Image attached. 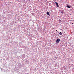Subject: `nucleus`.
<instances>
[{
    "label": "nucleus",
    "instance_id": "obj_1",
    "mask_svg": "<svg viewBox=\"0 0 74 74\" xmlns=\"http://www.w3.org/2000/svg\"><path fill=\"white\" fill-rule=\"evenodd\" d=\"M60 41V39H58L56 40V42H57V43H59Z\"/></svg>",
    "mask_w": 74,
    "mask_h": 74
},
{
    "label": "nucleus",
    "instance_id": "obj_2",
    "mask_svg": "<svg viewBox=\"0 0 74 74\" xmlns=\"http://www.w3.org/2000/svg\"><path fill=\"white\" fill-rule=\"evenodd\" d=\"M55 3L56 4L57 7H59V4H58V3L57 2H55Z\"/></svg>",
    "mask_w": 74,
    "mask_h": 74
},
{
    "label": "nucleus",
    "instance_id": "obj_3",
    "mask_svg": "<svg viewBox=\"0 0 74 74\" xmlns=\"http://www.w3.org/2000/svg\"><path fill=\"white\" fill-rule=\"evenodd\" d=\"M66 7H67V8H70V6H69V5H67Z\"/></svg>",
    "mask_w": 74,
    "mask_h": 74
},
{
    "label": "nucleus",
    "instance_id": "obj_4",
    "mask_svg": "<svg viewBox=\"0 0 74 74\" xmlns=\"http://www.w3.org/2000/svg\"><path fill=\"white\" fill-rule=\"evenodd\" d=\"M59 34L60 36H62V32H60L59 33Z\"/></svg>",
    "mask_w": 74,
    "mask_h": 74
},
{
    "label": "nucleus",
    "instance_id": "obj_5",
    "mask_svg": "<svg viewBox=\"0 0 74 74\" xmlns=\"http://www.w3.org/2000/svg\"><path fill=\"white\" fill-rule=\"evenodd\" d=\"M47 15H49V12H47Z\"/></svg>",
    "mask_w": 74,
    "mask_h": 74
},
{
    "label": "nucleus",
    "instance_id": "obj_6",
    "mask_svg": "<svg viewBox=\"0 0 74 74\" xmlns=\"http://www.w3.org/2000/svg\"><path fill=\"white\" fill-rule=\"evenodd\" d=\"M63 11H62L61 12V14H63Z\"/></svg>",
    "mask_w": 74,
    "mask_h": 74
},
{
    "label": "nucleus",
    "instance_id": "obj_7",
    "mask_svg": "<svg viewBox=\"0 0 74 74\" xmlns=\"http://www.w3.org/2000/svg\"><path fill=\"white\" fill-rule=\"evenodd\" d=\"M59 21H60V22L61 21L60 20Z\"/></svg>",
    "mask_w": 74,
    "mask_h": 74
},
{
    "label": "nucleus",
    "instance_id": "obj_8",
    "mask_svg": "<svg viewBox=\"0 0 74 74\" xmlns=\"http://www.w3.org/2000/svg\"><path fill=\"white\" fill-rule=\"evenodd\" d=\"M57 30H56V32H57Z\"/></svg>",
    "mask_w": 74,
    "mask_h": 74
},
{
    "label": "nucleus",
    "instance_id": "obj_9",
    "mask_svg": "<svg viewBox=\"0 0 74 74\" xmlns=\"http://www.w3.org/2000/svg\"><path fill=\"white\" fill-rule=\"evenodd\" d=\"M3 18H4V16H3Z\"/></svg>",
    "mask_w": 74,
    "mask_h": 74
}]
</instances>
